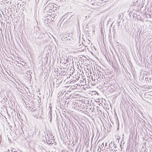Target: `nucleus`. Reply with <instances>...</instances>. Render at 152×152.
<instances>
[{"label":"nucleus","mask_w":152,"mask_h":152,"mask_svg":"<svg viewBox=\"0 0 152 152\" xmlns=\"http://www.w3.org/2000/svg\"><path fill=\"white\" fill-rule=\"evenodd\" d=\"M42 110H41V109H39L37 111V115H38L39 116H40V117H41V115L42 114Z\"/></svg>","instance_id":"obj_1"},{"label":"nucleus","mask_w":152,"mask_h":152,"mask_svg":"<svg viewBox=\"0 0 152 152\" xmlns=\"http://www.w3.org/2000/svg\"><path fill=\"white\" fill-rule=\"evenodd\" d=\"M145 80L146 81L147 83H151V79L148 78L147 77H145Z\"/></svg>","instance_id":"obj_2"},{"label":"nucleus","mask_w":152,"mask_h":152,"mask_svg":"<svg viewBox=\"0 0 152 152\" xmlns=\"http://www.w3.org/2000/svg\"><path fill=\"white\" fill-rule=\"evenodd\" d=\"M61 38L62 41H66L67 40H68L67 37H65L64 36H62Z\"/></svg>","instance_id":"obj_3"},{"label":"nucleus","mask_w":152,"mask_h":152,"mask_svg":"<svg viewBox=\"0 0 152 152\" xmlns=\"http://www.w3.org/2000/svg\"><path fill=\"white\" fill-rule=\"evenodd\" d=\"M52 113L51 112V110H50L49 112V118H50V119H52Z\"/></svg>","instance_id":"obj_4"},{"label":"nucleus","mask_w":152,"mask_h":152,"mask_svg":"<svg viewBox=\"0 0 152 152\" xmlns=\"http://www.w3.org/2000/svg\"><path fill=\"white\" fill-rule=\"evenodd\" d=\"M123 16L122 13L119 14L118 15V18L122 19L123 18Z\"/></svg>","instance_id":"obj_5"},{"label":"nucleus","mask_w":152,"mask_h":152,"mask_svg":"<svg viewBox=\"0 0 152 152\" xmlns=\"http://www.w3.org/2000/svg\"><path fill=\"white\" fill-rule=\"evenodd\" d=\"M122 20L121 19L118 18L117 20V22L118 24V27L120 25L119 23L121 22V20Z\"/></svg>","instance_id":"obj_6"},{"label":"nucleus","mask_w":152,"mask_h":152,"mask_svg":"<svg viewBox=\"0 0 152 152\" xmlns=\"http://www.w3.org/2000/svg\"><path fill=\"white\" fill-rule=\"evenodd\" d=\"M43 36H44V34L42 33V34H40L39 36L38 37V38L39 39H41Z\"/></svg>","instance_id":"obj_7"},{"label":"nucleus","mask_w":152,"mask_h":152,"mask_svg":"<svg viewBox=\"0 0 152 152\" xmlns=\"http://www.w3.org/2000/svg\"><path fill=\"white\" fill-rule=\"evenodd\" d=\"M82 44L83 43L82 45H81V44H80L78 45V47L79 48H80L81 47H82Z\"/></svg>","instance_id":"obj_8"},{"label":"nucleus","mask_w":152,"mask_h":152,"mask_svg":"<svg viewBox=\"0 0 152 152\" xmlns=\"http://www.w3.org/2000/svg\"><path fill=\"white\" fill-rule=\"evenodd\" d=\"M78 147H77V148L76 149L75 152H80L79 150L78 151Z\"/></svg>","instance_id":"obj_9"},{"label":"nucleus","mask_w":152,"mask_h":152,"mask_svg":"<svg viewBox=\"0 0 152 152\" xmlns=\"http://www.w3.org/2000/svg\"><path fill=\"white\" fill-rule=\"evenodd\" d=\"M104 145V142L102 143V145H101V146L102 147V146H103Z\"/></svg>","instance_id":"obj_10"},{"label":"nucleus","mask_w":152,"mask_h":152,"mask_svg":"<svg viewBox=\"0 0 152 152\" xmlns=\"http://www.w3.org/2000/svg\"><path fill=\"white\" fill-rule=\"evenodd\" d=\"M114 142H113V143H114V145H114V147L116 148V145L115 144H114Z\"/></svg>","instance_id":"obj_11"},{"label":"nucleus","mask_w":152,"mask_h":152,"mask_svg":"<svg viewBox=\"0 0 152 152\" xmlns=\"http://www.w3.org/2000/svg\"><path fill=\"white\" fill-rule=\"evenodd\" d=\"M9 151V149H7V150L6 151H5L4 152H8V151Z\"/></svg>","instance_id":"obj_12"},{"label":"nucleus","mask_w":152,"mask_h":152,"mask_svg":"<svg viewBox=\"0 0 152 152\" xmlns=\"http://www.w3.org/2000/svg\"><path fill=\"white\" fill-rule=\"evenodd\" d=\"M143 77L142 78V77H141V79H143V78H144V76H142V77Z\"/></svg>","instance_id":"obj_13"},{"label":"nucleus","mask_w":152,"mask_h":152,"mask_svg":"<svg viewBox=\"0 0 152 152\" xmlns=\"http://www.w3.org/2000/svg\"><path fill=\"white\" fill-rule=\"evenodd\" d=\"M107 143H105V146H107Z\"/></svg>","instance_id":"obj_14"},{"label":"nucleus","mask_w":152,"mask_h":152,"mask_svg":"<svg viewBox=\"0 0 152 152\" xmlns=\"http://www.w3.org/2000/svg\"><path fill=\"white\" fill-rule=\"evenodd\" d=\"M11 151V152H14L15 151H13V150H12Z\"/></svg>","instance_id":"obj_15"},{"label":"nucleus","mask_w":152,"mask_h":152,"mask_svg":"<svg viewBox=\"0 0 152 152\" xmlns=\"http://www.w3.org/2000/svg\"><path fill=\"white\" fill-rule=\"evenodd\" d=\"M51 121H52V119H50V121L51 123Z\"/></svg>","instance_id":"obj_16"},{"label":"nucleus","mask_w":152,"mask_h":152,"mask_svg":"<svg viewBox=\"0 0 152 152\" xmlns=\"http://www.w3.org/2000/svg\"><path fill=\"white\" fill-rule=\"evenodd\" d=\"M111 143V144H112V142L111 143H110L109 144V147H110V145Z\"/></svg>","instance_id":"obj_17"},{"label":"nucleus","mask_w":152,"mask_h":152,"mask_svg":"<svg viewBox=\"0 0 152 152\" xmlns=\"http://www.w3.org/2000/svg\"><path fill=\"white\" fill-rule=\"evenodd\" d=\"M65 103L66 104V103L67 102V101H66V102H65Z\"/></svg>","instance_id":"obj_18"},{"label":"nucleus","mask_w":152,"mask_h":152,"mask_svg":"<svg viewBox=\"0 0 152 152\" xmlns=\"http://www.w3.org/2000/svg\"><path fill=\"white\" fill-rule=\"evenodd\" d=\"M63 72H64V71H63Z\"/></svg>","instance_id":"obj_19"},{"label":"nucleus","mask_w":152,"mask_h":152,"mask_svg":"<svg viewBox=\"0 0 152 152\" xmlns=\"http://www.w3.org/2000/svg\"><path fill=\"white\" fill-rule=\"evenodd\" d=\"M63 72H64V71H63Z\"/></svg>","instance_id":"obj_20"},{"label":"nucleus","mask_w":152,"mask_h":152,"mask_svg":"<svg viewBox=\"0 0 152 152\" xmlns=\"http://www.w3.org/2000/svg\"><path fill=\"white\" fill-rule=\"evenodd\" d=\"M14 152H17V151H14Z\"/></svg>","instance_id":"obj_21"}]
</instances>
